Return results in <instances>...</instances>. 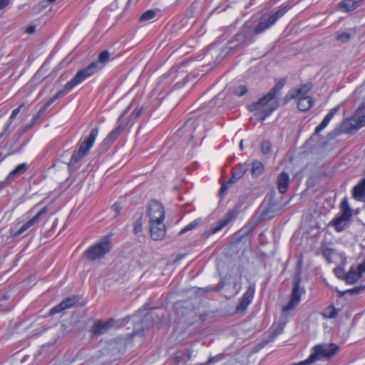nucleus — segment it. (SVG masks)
<instances>
[{"instance_id": "nucleus-48", "label": "nucleus", "mask_w": 365, "mask_h": 365, "mask_svg": "<svg viewBox=\"0 0 365 365\" xmlns=\"http://www.w3.org/2000/svg\"><path fill=\"white\" fill-rule=\"evenodd\" d=\"M352 1H354V3H355L356 4L357 6H358L359 4L362 1V0H352Z\"/></svg>"}, {"instance_id": "nucleus-27", "label": "nucleus", "mask_w": 365, "mask_h": 365, "mask_svg": "<svg viewBox=\"0 0 365 365\" xmlns=\"http://www.w3.org/2000/svg\"><path fill=\"white\" fill-rule=\"evenodd\" d=\"M312 85L309 83L304 84L299 86L295 91L294 93L292 94L291 98H296L297 97L306 96L305 95L311 90Z\"/></svg>"}, {"instance_id": "nucleus-35", "label": "nucleus", "mask_w": 365, "mask_h": 365, "mask_svg": "<svg viewBox=\"0 0 365 365\" xmlns=\"http://www.w3.org/2000/svg\"><path fill=\"white\" fill-rule=\"evenodd\" d=\"M110 54L108 51H102L98 58V60L96 62H98V65L99 63H106L110 60Z\"/></svg>"}, {"instance_id": "nucleus-37", "label": "nucleus", "mask_w": 365, "mask_h": 365, "mask_svg": "<svg viewBox=\"0 0 365 365\" xmlns=\"http://www.w3.org/2000/svg\"><path fill=\"white\" fill-rule=\"evenodd\" d=\"M143 230V219L141 217L138 218L133 224V231L135 234L140 232Z\"/></svg>"}, {"instance_id": "nucleus-51", "label": "nucleus", "mask_w": 365, "mask_h": 365, "mask_svg": "<svg viewBox=\"0 0 365 365\" xmlns=\"http://www.w3.org/2000/svg\"><path fill=\"white\" fill-rule=\"evenodd\" d=\"M33 210H34V207H32V209L30 210V212H32Z\"/></svg>"}, {"instance_id": "nucleus-38", "label": "nucleus", "mask_w": 365, "mask_h": 365, "mask_svg": "<svg viewBox=\"0 0 365 365\" xmlns=\"http://www.w3.org/2000/svg\"><path fill=\"white\" fill-rule=\"evenodd\" d=\"M247 91V89L246 86H240L235 88L234 93L237 96H242L245 95Z\"/></svg>"}, {"instance_id": "nucleus-19", "label": "nucleus", "mask_w": 365, "mask_h": 365, "mask_svg": "<svg viewBox=\"0 0 365 365\" xmlns=\"http://www.w3.org/2000/svg\"><path fill=\"white\" fill-rule=\"evenodd\" d=\"M340 106L338 105L333 108L330 109L328 113L325 115L322 121L318 125L314 130V134L318 135L320 132H322L330 123L331 119L336 115V113L339 110Z\"/></svg>"}, {"instance_id": "nucleus-8", "label": "nucleus", "mask_w": 365, "mask_h": 365, "mask_svg": "<svg viewBox=\"0 0 365 365\" xmlns=\"http://www.w3.org/2000/svg\"><path fill=\"white\" fill-rule=\"evenodd\" d=\"M98 70V62H91L86 68L78 71L71 80L68 81L67 90H72L77 85L93 76Z\"/></svg>"}, {"instance_id": "nucleus-39", "label": "nucleus", "mask_w": 365, "mask_h": 365, "mask_svg": "<svg viewBox=\"0 0 365 365\" xmlns=\"http://www.w3.org/2000/svg\"><path fill=\"white\" fill-rule=\"evenodd\" d=\"M142 112H143V108L140 107V106H137L133 110V111L131 113V114L130 115V118L131 120L138 118L142 114Z\"/></svg>"}, {"instance_id": "nucleus-40", "label": "nucleus", "mask_w": 365, "mask_h": 365, "mask_svg": "<svg viewBox=\"0 0 365 365\" xmlns=\"http://www.w3.org/2000/svg\"><path fill=\"white\" fill-rule=\"evenodd\" d=\"M337 40L342 43L347 42L350 39V34L346 32L341 33L337 35Z\"/></svg>"}, {"instance_id": "nucleus-49", "label": "nucleus", "mask_w": 365, "mask_h": 365, "mask_svg": "<svg viewBox=\"0 0 365 365\" xmlns=\"http://www.w3.org/2000/svg\"><path fill=\"white\" fill-rule=\"evenodd\" d=\"M240 148L241 150H242V140H241L240 143Z\"/></svg>"}, {"instance_id": "nucleus-32", "label": "nucleus", "mask_w": 365, "mask_h": 365, "mask_svg": "<svg viewBox=\"0 0 365 365\" xmlns=\"http://www.w3.org/2000/svg\"><path fill=\"white\" fill-rule=\"evenodd\" d=\"M321 252L324 257L329 262L331 261V255H332V249L329 247L326 243H322L321 245Z\"/></svg>"}, {"instance_id": "nucleus-30", "label": "nucleus", "mask_w": 365, "mask_h": 365, "mask_svg": "<svg viewBox=\"0 0 365 365\" xmlns=\"http://www.w3.org/2000/svg\"><path fill=\"white\" fill-rule=\"evenodd\" d=\"M322 315L325 318L333 319L338 315V310L334 305H330L324 309Z\"/></svg>"}, {"instance_id": "nucleus-17", "label": "nucleus", "mask_w": 365, "mask_h": 365, "mask_svg": "<svg viewBox=\"0 0 365 365\" xmlns=\"http://www.w3.org/2000/svg\"><path fill=\"white\" fill-rule=\"evenodd\" d=\"M236 216L237 212L235 210H228L225 215L217 222V225L212 227L211 232L212 234L217 233L234 220Z\"/></svg>"}, {"instance_id": "nucleus-46", "label": "nucleus", "mask_w": 365, "mask_h": 365, "mask_svg": "<svg viewBox=\"0 0 365 365\" xmlns=\"http://www.w3.org/2000/svg\"><path fill=\"white\" fill-rule=\"evenodd\" d=\"M357 291H358V288H354V289L347 290L346 292L354 293V292H356Z\"/></svg>"}, {"instance_id": "nucleus-52", "label": "nucleus", "mask_w": 365, "mask_h": 365, "mask_svg": "<svg viewBox=\"0 0 365 365\" xmlns=\"http://www.w3.org/2000/svg\"><path fill=\"white\" fill-rule=\"evenodd\" d=\"M33 210H34V207H32V209L30 210V212H32Z\"/></svg>"}, {"instance_id": "nucleus-18", "label": "nucleus", "mask_w": 365, "mask_h": 365, "mask_svg": "<svg viewBox=\"0 0 365 365\" xmlns=\"http://www.w3.org/2000/svg\"><path fill=\"white\" fill-rule=\"evenodd\" d=\"M340 106L338 105L333 108L330 109L328 113L325 115L322 121L318 125L314 130V134L318 135L320 132H322L330 123L331 119L336 115V113L339 110Z\"/></svg>"}, {"instance_id": "nucleus-3", "label": "nucleus", "mask_w": 365, "mask_h": 365, "mask_svg": "<svg viewBox=\"0 0 365 365\" xmlns=\"http://www.w3.org/2000/svg\"><path fill=\"white\" fill-rule=\"evenodd\" d=\"M98 128H94L91 129L88 136H86L84 138H81L78 141L76 144L77 148L71 155L68 166H75L88 155L98 137Z\"/></svg>"}, {"instance_id": "nucleus-41", "label": "nucleus", "mask_w": 365, "mask_h": 365, "mask_svg": "<svg viewBox=\"0 0 365 365\" xmlns=\"http://www.w3.org/2000/svg\"><path fill=\"white\" fill-rule=\"evenodd\" d=\"M29 228L25 225V224L22 225L19 230H17L16 232H13V235L14 237L19 236L22 235L24 232L27 231Z\"/></svg>"}, {"instance_id": "nucleus-53", "label": "nucleus", "mask_w": 365, "mask_h": 365, "mask_svg": "<svg viewBox=\"0 0 365 365\" xmlns=\"http://www.w3.org/2000/svg\"><path fill=\"white\" fill-rule=\"evenodd\" d=\"M33 210H34V207H32V209L30 210V212H32Z\"/></svg>"}, {"instance_id": "nucleus-4", "label": "nucleus", "mask_w": 365, "mask_h": 365, "mask_svg": "<svg viewBox=\"0 0 365 365\" xmlns=\"http://www.w3.org/2000/svg\"><path fill=\"white\" fill-rule=\"evenodd\" d=\"M339 347L334 343L317 344L312 349V353L304 361L294 363L292 365H310L320 359H329L339 351Z\"/></svg>"}, {"instance_id": "nucleus-12", "label": "nucleus", "mask_w": 365, "mask_h": 365, "mask_svg": "<svg viewBox=\"0 0 365 365\" xmlns=\"http://www.w3.org/2000/svg\"><path fill=\"white\" fill-rule=\"evenodd\" d=\"M349 123L352 129L358 130L365 126V110L364 106H360L349 119Z\"/></svg>"}, {"instance_id": "nucleus-14", "label": "nucleus", "mask_w": 365, "mask_h": 365, "mask_svg": "<svg viewBox=\"0 0 365 365\" xmlns=\"http://www.w3.org/2000/svg\"><path fill=\"white\" fill-rule=\"evenodd\" d=\"M150 236L153 240H161L165 236L166 227L164 221L150 222Z\"/></svg>"}, {"instance_id": "nucleus-47", "label": "nucleus", "mask_w": 365, "mask_h": 365, "mask_svg": "<svg viewBox=\"0 0 365 365\" xmlns=\"http://www.w3.org/2000/svg\"><path fill=\"white\" fill-rule=\"evenodd\" d=\"M113 208L115 209V210L116 212V215H118L119 214L118 207L116 205H113Z\"/></svg>"}, {"instance_id": "nucleus-45", "label": "nucleus", "mask_w": 365, "mask_h": 365, "mask_svg": "<svg viewBox=\"0 0 365 365\" xmlns=\"http://www.w3.org/2000/svg\"><path fill=\"white\" fill-rule=\"evenodd\" d=\"M34 31H35V27L34 26H30L27 29V32L30 33V34L34 33Z\"/></svg>"}, {"instance_id": "nucleus-23", "label": "nucleus", "mask_w": 365, "mask_h": 365, "mask_svg": "<svg viewBox=\"0 0 365 365\" xmlns=\"http://www.w3.org/2000/svg\"><path fill=\"white\" fill-rule=\"evenodd\" d=\"M313 104L314 100L311 96H302L298 101L297 108L301 111H307L313 106Z\"/></svg>"}, {"instance_id": "nucleus-11", "label": "nucleus", "mask_w": 365, "mask_h": 365, "mask_svg": "<svg viewBox=\"0 0 365 365\" xmlns=\"http://www.w3.org/2000/svg\"><path fill=\"white\" fill-rule=\"evenodd\" d=\"M79 301V297L78 295H73L63 299L61 302L53 307L49 312L51 316L58 314L63 310L72 308Z\"/></svg>"}, {"instance_id": "nucleus-16", "label": "nucleus", "mask_w": 365, "mask_h": 365, "mask_svg": "<svg viewBox=\"0 0 365 365\" xmlns=\"http://www.w3.org/2000/svg\"><path fill=\"white\" fill-rule=\"evenodd\" d=\"M123 128L124 126L122 124H119L113 128L103 140L101 143L103 149L108 150L122 133Z\"/></svg>"}, {"instance_id": "nucleus-9", "label": "nucleus", "mask_w": 365, "mask_h": 365, "mask_svg": "<svg viewBox=\"0 0 365 365\" xmlns=\"http://www.w3.org/2000/svg\"><path fill=\"white\" fill-rule=\"evenodd\" d=\"M148 213L150 218V222L164 221L165 212L164 207L158 200H151L148 207Z\"/></svg>"}, {"instance_id": "nucleus-25", "label": "nucleus", "mask_w": 365, "mask_h": 365, "mask_svg": "<svg viewBox=\"0 0 365 365\" xmlns=\"http://www.w3.org/2000/svg\"><path fill=\"white\" fill-rule=\"evenodd\" d=\"M361 277V274L358 269L351 267L345 276V280L348 284H354Z\"/></svg>"}, {"instance_id": "nucleus-36", "label": "nucleus", "mask_w": 365, "mask_h": 365, "mask_svg": "<svg viewBox=\"0 0 365 365\" xmlns=\"http://www.w3.org/2000/svg\"><path fill=\"white\" fill-rule=\"evenodd\" d=\"M261 152L264 155H267L272 151V144L269 140H264L261 143Z\"/></svg>"}, {"instance_id": "nucleus-34", "label": "nucleus", "mask_w": 365, "mask_h": 365, "mask_svg": "<svg viewBox=\"0 0 365 365\" xmlns=\"http://www.w3.org/2000/svg\"><path fill=\"white\" fill-rule=\"evenodd\" d=\"M200 219H196L192 221L180 231L179 235H182L187 232V231L193 230L200 223Z\"/></svg>"}, {"instance_id": "nucleus-26", "label": "nucleus", "mask_w": 365, "mask_h": 365, "mask_svg": "<svg viewBox=\"0 0 365 365\" xmlns=\"http://www.w3.org/2000/svg\"><path fill=\"white\" fill-rule=\"evenodd\" d=\"M48 210V208L46 206L43 207L41 210H39L32 218L26 222L24 224L27 227V228H31L35 224L38 223L41 217L45 215Z\"/></svg>"}, {"instance_id": "nucleus-7", "label": "nucleus", "mask_w": 365, "mask_h": 365, "mask_svg": "<svg viewBox=\"0 0 365 365\" xmlns=\"http://www.w3.org/2000/svg\"><path fill=\"white\" fill-rule=\"evenodd\" d=\"M300 284L301 279L299 278L294 280L290 299L289 302L282 307V312H288L293 310L300 303L302 297L306 293L305 289Z\"/></svg>"}, {"instance_id": "nucleus-42", "label": "nucleus", "mask_w": 365, "mask_h": 365, "mask_svg": "<svg viewBox=\"0 0 365 365\" xmlns=\"http://www.w3.org/2000/svg\"><path fill=\"white\" fill-rule=\"evenodd\" d=\"M356 269H358L361 276L363 275V274L365 273V257L363 262L358 264Z\"/></svg>"}, {"instance_id": "nucleus-24", "label": "nucleus", "mask_w": 365, "mask_h": 365, "mask_svg": "<svg viewBox=\"0 0 365 365\" xmlns=\"http://www.w3.org/2000/svg\"><path fill=\"white\" fill-rule=\"evenodd\" d=\"M23 104L19 106L18 108L13 110L7 123L4 125L3 132L0 133V138L5 135L7 133L11 131V125L12 124L13 120L16 118V116L19 114L21 111V108H22Z\"/></svg>"}, {"instance_id": "nucleus-2", "label": "nucleus", "mask_w": 365, "mask_h": 365, "mask_svg": "<svg viewBox=\"0 0 365 365\" xmlns=\"http://www.w3.org/2000/svg\"><path fill=\"white\" fill-rule=\"evenodd\" d=\"M283 86V83H277L268 93L259 98L258 101L249 105V110L256 112L260 120H264L279 107L278 96Z\"/></svg>"}, {"instance_id": "nucleus-29", "label": "nucleus", "mask_w": 365, "mask_h": 365, "mask_svg": "<svg viewBox=\"0 0 365 365\" xmlns=\"http://www.w3.org/2000/svg\"><path fill=\"white\" fill-rule=\"evenodd\" d=\"M71 90H67V83L65 84L64 88L58 91L52 98H51L45 104V107H49L53 103H54L57 99L64 96L68 92Z\"/></svg>"}, {"instance_id": "nucleus-6", "label": "nucleus", "mask_w": 365, "mask_h": 365, "mask_svg": "<svg viewBox=\"0 0 365 365\" xmlns=\"http://www.w3.org/2000/svg\"><path fill=\"white\" fill-rule=\"evenodd\" d=\"M351 217V210L349 207L346 199H344L341 203L340 212L331 220L329 225L333 226L337 232H342L347 227V222Z\"/></svg>"}, {"instance_id": "nucleus-22", "label": "nucleus", "mask_w": 365, "mask_h": 365, "mask_svg": "<svg viewBox=\"0 0 365 365\" xmlns=\"http://www.w3.org/2000/svg\"><path fill=\"white\" fill-rule=\"evenodd\" d=\"M352 195L357 200H361L365 197V178L354 187Z\"/></svg>"}, {"instance_id": "nucleus-1", "label": "nucleus", "mask_w": 365, "mask_h": 365, "mask_svg": "<svg viewBox=\"0 0 365 365\" xmlns=\"http://www.w3.org/2000/svg\"><path fill=\"white\" fill-rule=\"evenodd\" d=\"M288 5L282 4L277 10L268 14L263 15L258 24L252 28L251 22H246L242 30V33L237 34V40L241 41L242 44H250L253 41V37L256 34H261L274 25L276 21L283 16L289 9Z\"/></svg>"}, {"instance_id": "nucleus-15", "label": "nucleus", "mask_w": 365, "mask_h": 365, "mask_svg": "<svg viewBox=\"0 0 365 365\" xmlns=\"http://www.w3.org/2000/svg\"><path fill=\"white\" fill-rule=\"evenodd\" d=\"M255 295V289L249 287L240 299L239 304L236 307L237 312H245L252 302Z\"/></svg>"}, {"instance_id": "nucleus-10", "label": "nucleus", "mask_w": 365, "mask_h": 365, "mask_svg": "<svg viewBox=\"0 0 365 365\" xmlns=\"http://www.w3.org/2000/svg\"><path fill=\"white\" fill-rule=\"evenodd\" d=\"M249 168L246 163H240L232 168L231 178L221 187V192H226L231 184L241 179Z\"/></svg>"}, {"instance_id": "nucleus-28", "label": "nucleus", "mask_w": 365, "mask_h": 365, "mask_svg": "<svg viewBox=\"0 0 365 365\" xmlns=\"http://www.w3.org/2000/svg\"><path fill=\"white\" fill-rule=\"evenodd\" d=\"M264 165L259 160H254L252 163L251 173L252 176L257 177L264 172Z\"/></svg>"}, {"instance_id": "nucleus-31", "label": "nucleus", "mask_w": 365, "mask_h": 365, "mask_svg": "<svg viewBox=\"0 0 365 365\" xmlns=\"http://www.w3.org/2000/svg\"><path fill=\"white\" fill-rule=\"evenodd\" d=\"M156 16V11L152 9H149L144 12L139 18V21L141 22H147L155 19Z\"/></svg>"}, {"instance_id": "nucleus-33", "label": "nucleus", "mask_w": 365, "mask_h": 365, "mask_svg": "<svg viewBox=\"0 0 365 365\" xmlns=\"http://www.w3.org/2000/svg\"><path fill=\"white\" fill-rule=\"evenodd\" d=\"M341 8L344 9L346 11H350L354 10L357 6L352 0H344L341 4Z\"/></svg>"}, {"instance_id": "nucleus-20", "label": "nucleus", "mask_w": 365, "mask_h": 365, "mask_svg": "<svg viewBox=\"0 0 365 365\" xmlns=\"http://www.w3.org/2000/svg\"><path fill=\"white\" fill-rule=\"evenodd\" d=\"M28 169V165L26 163H22L19 165H18L13 170H11L9 174L7 175L5 182L6 184H10L19 175H21L26 173V171Z\"/></svg>"}, {"instance_id": "nucleus-21", "label": "nucleus", "mask_w": 365, "mask_h": 365, "mask_svg": "<svg viewBox=\"0 0 365 365\" xmlns=\"http://www.w3.org/2000/svg\"><path fill=\"white\" fill-rule=\"evenodd\" d=\"M289 185V177L285 172H282L277 178V187L280 193H285Z\"/></svg>"}, {"instance_id": "nucleus-44", "label": "nucleus", "mask_w": 365, "mask_h": 365, "mask_svg": "<svg viewBox=\"0 0 365 365\" xmlns=\"http://www.w3.org/2000/svg\"><path fill=\"white\" fill-rule=\"evenodd\" d=\"M132 103L130 104V106L128 107L127 109H125L123 113L122 114L120 115L119 118H118V121L121 120V119L124 117V115L127 113L128 110H129L130 108V106H131Z\"/></svg>"}, {"instance_id": "nucleus-13", "label": "nucleus", "mask_w": 365, "mask_h": 365, "mask_svg": "<svg viewBox=\"0 0 365 365\" xmlns=\"http://www.w3.org/2000/svg\"><path fill=\"white\" fill-rule=\"evenodd\" d=\"M114 324V320L110 319L107 321L98 320L91 327V332L93 336H101L106 333Z\"/></svg>"}, {"instance_id": "nucleus-50", "label": "nucleus", "mask_w": 365, "mask_h": 365, "mask_svg": "<svg viewBox=\"0 0 365 365\" xmlns=\"http://www.w3.org/2000/svg\"><path fill=\"white\" fill-rule=\"evenodd\" d=\"M55 1L56 0H48V1L50 2V3H52V2Z\"/></svg>"}, {"instance_id": "nucleus-5", "label": "nucleus", "mask_w": 365, "mask_h": 365, "mask_svg": "<svg viewBox=\"0 0 365 365\" xmlns=\"http://www.w3.org/2000/svg\"><path fill=\"white\" fill-rule=\"evenodd\" d=\"M110 236L106 235L93 245L90 246L84 252L86 257L90 261L104 257L111 250Z\"/></svg>"}, {"instance_id": "nucleus-43", "label": "nucleus", "mask_w": 365, "mask_h": 365, "mask_svg": "<svg viewBox=\"0 0 365 365\" xmlns=\"http://www.w3.org/2000/svg\"><path fill=\"white\" fill-rule=\"evenodd\" d=\"M10 3V0H0V9H5Z\"/></svg>"}]
</instances>
